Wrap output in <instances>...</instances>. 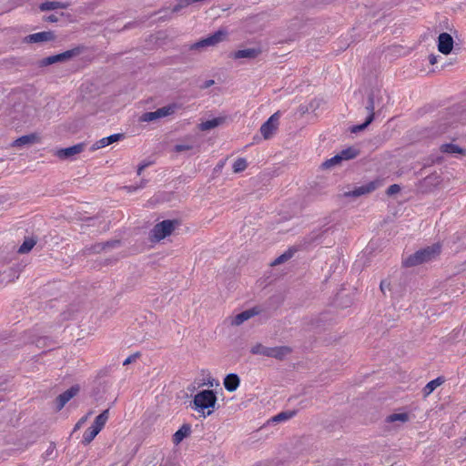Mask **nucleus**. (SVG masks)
Instances as JSON below:
<instances>
[{
  "label": "nucleus",
  "mask_w": 466,
  "mask_h": 466,
  "mask_svg": "<svg viewBox=\"0 0 466 466\" xmlns=\"http://www.w3.org/2000/svg\"><path fill=\"white\" fill-rule=\"evenodd\" d=\"M92 439H87L86 440V444L89 443V441H91Z\"/></svg>",
  "instance_id": "obj_51"
},
{
  "label": "nucleus",
  "mask_w": 466,
  "mask_h": 466,
  "mask_svg": "<svg viewBox=\"0 0 466 466\" xmlns=\"http://www.w3.org/2000/svg\"><path fill=\"white\" fill-rule=\"evenodd\" d=\"M290 352V348L287 346L273 347L270 349L269 357L275 358L277 360H283Z\"/></svg>",
  "instance_id": "obj_22"
},
{
  "label": "nucleus",
  "mask_w": 466,
  "mask_h": 466,
  "mask_svg": "<svg viewBox=\"0 0 466 466\" xmlns=\"http://www.w3.org/2000/svg\"><path fill=\"white\" fill-rule=\"evenodd\" d=\"M223 384L228 391L233 392L238 388L240 379L236 373H229L224 379Z\"/></svg>",
  "instance_id": "obj_17"
},
{
  "label": "nucleus",
  "mask_w": 466,
  "mask_h": 466,
  "mask_svg": "<svg viewBox=\"0 0 466 466\" xmlns=\"http://www.w3.org/2000/svg\"><path fill=\"white\" fill-rule=\"evenodd\" d=\"M410 419V415L408 412H400V413H393L387 417L386 421L390 423H398L403 424L407 421H409Z\"/></svg>",
  "instance_id": "obj_20"
},
{
  "label": "nucleus",
  "mask_w": 466,
  "mask_h": 466,
  "mask_svg": "<svg viewBox=\"0 0 466 466\" xmlns=\"http://www.w3.org/2000/svg\"><path fill=\"white\" fill-rule=\"evenodd\" d=\"M227 33L222 30H218L213 35L199 40L198 42L190 46L191 50H200L207 46H213L223 41L226 37Z\"/></svg>",
  "instance_id": "obj_5"
},
{
  "label": "nucleus",
  "mask_w": 466,
  "mask_h": 466,
  "mask_svg": "<svg viewBox=\"0 0 466 466\" xmlns=\"http://www.w3.org/2000/svg\"><path fill=\"white\" fill-rule=\"evenodd\" d=\"M453 38L448 33H441L438 36V50L443 55H449L453 48Z\"/></svg>",
  "instance_id": "obj_10"
},
{
  "label": "nucleus",
  "mask_w": 466,
  "mask_h": 466,
  "mask_svg": "<svg viewBox=\"0 0 466 466\" xmlns=\"http://www.w3.org/2000/svg\"><path fill=\"white\" fill-rule=\"evenodd\" d=\"M86 420H87V415H86V416H85V417H83V418H81V419L78 420V422H79L80 424H82V425H83V424L86 421Z\"/></svg>",
  "instance_id": "obj_47"
},
{
  "label": "nucleus",
  "mask_w": 466,
  "mask_h": 466,
  "mask_svg": "<svg viewBox=\"0 0 466 466\" xmlns=\"http://www.w3.org/2000/svg\"><path fill=\"white\" fill-rule=\"evenodd\" d=\"M191 433V426L189 424H183L172 437H187Z\"/></svg>",
  "instance_id": "obj_34"
},
{
  "label": "nucleus",
  "mask_w": 466,
  "mask_h": 466,
  "mask_svg": "<svg viewBox=\"0 0 466 466\" xmlns=\"http://www.w3.org/2000/svg\"><path fill=\"white\" fill-rule=\"evenodd\" d=\"M226 161H227V159L220 160V161L218 163V165H217V167H216V169H217V170H220V169H222V168H223V167H224V165L226 164Z\"/></svg>",
  "instance_id": "obj_45"
},
{
  "label": "nucleus",
  "mask_w": 466,
  "mask_h": 466,
  "mask_svg": "<svg viewBox=\"0 0 466 466\" xmlns=\"http://www.w3.org/2000/svg\"><path fill=\"white\" fill-rule=\"evenodd\" d=\"M123 137H124L123 134H113L106 137H103V138L99 139L98 141H96L95 144H93V146L91 147V150L94 151V150L107 147V146L120 140Z\"/></svg>",
  "instance_id": "obj_15"
},
{
  "label": "nucleus",
  "mask_w": 466,
  "mask_h": 466,
  "mask_svg": "<svg viewBox=\"0 0 466 466\" xmlns=\"http://www.w3.org/2000/svg\"><path fill=\"white\" fill-rule=\"evenodd\" d=\"M80 391L79 385H74L63 393L59 394L56 399V410H61L65 405Z\"/></svg>",
  "instance_id": "obj_8"
},
{
  "label": "nucleus",
  "mask_w": 466,
  "mask_h": 466,
  "mask_svg": "<svg viewBox=\"0 0 466 466\" xmlns=\"http://www.w3.org/2000/svg\"><path fill=\"white\" fill-rule=\"evenodd\" d=\"M366 109L369 111V116L366 119V121L361 124V125H357V126H354L351 127V132L352 133H357V132H360L362 130H364L374 119V99H373V96H370L369 97V103H368V106H366Z\"/></svg>",
  "instance_id": "obj_13"
},
{
  "label": "nucleus",
  "mask_w": 466,
  "mask_h": 466,
  "mask_svg": "<svg viewBox=\"0 0 466 466\" xmlns=\"http://www.w3.org/2000/svg\"><path fill=\"white\" fill-rule=\"evenodd\" d=\"M46 21L54 23L57 21V17L55 15H50L46 17Z\"/></svg>",
  "instance_id": "obj_43"
},
{
  "label": "nucleus",
  "mask_w": 466,
  "mask_h": 466,
  "mask_svg": "<svg viewBox=\"0 0 466 466\" xmlns=\"http://www.w3.org/2000/svg\"><path fill=\"white\" fill-rule=\"evenodd\" d=\"M157 119H159L157 116V110L153 111V112L144 113L139 117L140 122H151V121H155Z\"/></svg>",
  "instance_id": "obj_35"
},
{
  "label": "nucleus",
  "mask_w": 466,
  "mask_h": 466,
  "mask_svg": "<svg viewBox=\"0 0 466 466\" xmlns=\"http://www.w3.org/2000/svg\"><path fill=\"white\" fill-rule=\"evenodd\" d=\"M84 143H79L69 147L58 149L56 156L60 159H70L74 156L81 153L85 148Z\"/></svg>",
  "instance_id": "obj_12"
},
{
  "label": "nucleus",
  "mask_w": 466,
  "mask_h": 466,
  "mask_svg": "<svg viewBox=\"0 0 466 466\" xmlns=\"http://www.w3.org/2000/svg\"><path fill=\"white\" fill-rule=\"evenodd\" d=\"M193 402L195 409L207 416L212 413L209 409L215 406L217 397L212 390H204L195 395Z\"/></svg>",
  "instance_id": "obj_2"
},
{
  "label": "nucleus",
  "mask_w": 466,
  "mask_h": 466,
  "mask_svg": "<svg viewBox=\"0 0 466 466\" xmlns=\"http://www.w3.org/2000/svg\"><path fill=\"white\" fill-rule=\"evenodd\" d=\"M56 39V35L53 31H43L26 35L24 38V43L35 44L50 42Z\"/></svg>",
  "instance_id": "obj_9"
},
{
  "label": "nucleus",
  "mask_w": 466,
  "mask_h": 466,
  "mask_svg": "<svg viewBox=\"0 0 466 466\" xmlns=\"http://www.w3.org/2000/svg\"><path fill=\"white\" fill-rule=\"evenodd\" d=\"M376 189V183L375 182H370L366 185H362L360 187H358L354 188L351 191L345 192L346 197H353L358 198L362 195L369 194Z\"/></svg>",
  "instance_id": "obj_14"
},
{
  "label": "nucleus",
  "mask_w": 466,
  "mask_h": 466,
  "mask_svg": "<svg viewBox=\"0 0 466 466\" xmlns=\"http://www.w3.org/2000/svg\"><path fill=\"white\" fill-rule=\"evenodd\" d=\"M178 105L176 103L167 105L166 106L160 107L157 109L158 118L166 117L173 115L176 110L178 108Z\"/></svg>",
  "instance_id": "obj_24"
},
{
  "label": "nucleus",
  "mask_w": 466,
  "mask_h": 466,
  "mask_svg": "<svg viewBox=\"0 0 466 466\" xmlns=\"http://www.w3.org/2000/svg\"><path fill=\"white\" fill-rule=\"evenodd\" d=\"M81 427H82V424H80V423L77 421V423L75 425V428H74V430H73V432H72V433H74L77 429H79V428H81Z\"/></svg>",
  "instance_id": "obj_49"
},
{
  "label": "nucleus",
  "mask_w": 466,
  "mask_h": 466,
  "mask_svg": "<svg viewBox=\"0 0 466 466\" xmlns=\"http://www.w3.org/2000/svg\"><path fill=\"white\" fill-rule=\"evenodd\" d=\"M441 248L439 243H435L427 248L416 251L414 254L409 256L404 261L405 267H414L425 262L431 261L436 258L441 253Z\"/></svg>",
  "instance_id": "obj_1"
},
{
  "label": "nucleus",
  "mask_w": 466,
  "mask_h": 466,
  "mask_svg": "<svg viewBox=\"0 0 466 466\" xmlns=\"http://www.w3.org/2000/svg\"><path fill=\"white\" fill-rule=\"evenodd\" d=\"M382 293H385L386 289H390V283L387 280H382L380 285Z\"/></svg>",
  "instance_id": "obj_40"
},
{
  "label": "nucleus",
  "mask_w": 466,
  "mask_h": 466,
  "mask_svg": "<svg viewBox=\"0 0 466 466\" xmlns=\"http://www.w3.org/2000/svg\"><path fill=\"white\" fill-rule=\"evenodd\" d=\"M297 251V248H289L287 251H285L283 254H281L280 256H279L272 263L271 265L272 266H277V265H280L286 261H288L289 259H290L294 254L296 253Z\"/></svg>",
  "instance_id": "obj_25"
},
{
  "label": "nucleus",
  "mask_w": 466,
  "mask_h": 466,
  "mask_svg": "<svg viewBox=\"0 0 466 466\" xmlns=\"http://www.w3.org/2000/svg\"><path fill=\"white\" fill-rule=\"evenodd\" d=\"M67 3L58 2V1H47L42 3L39 6L41 11H50L55 9H66L68 7Z\"/></svg>",
  "instance_id": "obj_21"
},
{
  "label": "nucleus",
  "mask_w": 466,
  "mask_h": 466,
  "mask_svg": "<svg viewBox=\"0 0 466 466\" xmlns=\"http://www.w3.org/2000/svg\"><path fill=\"white\" fill-rule=\"evenodd\" d=\"M189 5H191L190 0H178L177 3L172 7V13H177Z\"/></svg>",
  "instance_id": "obj_36"
},
{
  "label": "nucleus",
  "mask_w": 466,
  "mask_h": 466,
  "mask_svg": "<svg viewBox=\"0 0 466 466\" xmlns=\"http://www.w3.org/2000/svg\"><path fill=\"white\" fill-rule=\"evenodd\" d=\"M138 353H136V354H133V355H130L129 357H127L124 362H123V365H128L130 363H132L133 361L136 360V359L138 357Z\"/></svg>",
  "instance_id": "obj_39"
},
{
  "label": "nucleus",
  "mask_w": 466,
  "mask_h": 466,
  "mask_svg": "<svg viewBox=\"0 0 466 466\" xmlns=\"http://www.w3.org/2000/svg\"><path fill=\"white\" fill-rule=\"evenodd\" d=\"M214 83H215V82H214V80H207V81H206V82L201 86V88H204V89L208 88V87H210L211 86H213V85H214Z\"/></svg>",
  "instance_id": "obj_42"
},
{
  "label": "nucleus",
  "mask_w": 466,
  "mask_h": 466,
  "mask_svg": "<svg viewBox=\"0 0 466 466\" xmlns=\"http://www.w3.org/2000/svg\"><path fill=\"white\" fill-rule=\"evenodd\" d=\"M248 167L247 160L244 157H238L233 164V172L239 173L244 171Z\"/></svg>",
  "instance_id": "obj_32"
},
{
  "label": "nucleus",
  "mask_w": 466,
  "mask_h": 466,
  "mask_svg": "<svg viewBox=\"0 0 466 466\" xmlns=\"http://www.w3.org/2000/svg\"><path fill=\"white\" fill-rule=\"evenodd\" d=\"M270 349L271 348H269V347H265L260 343H257L256 345H254L251 348L250 352L254 355L259 354V355H263L266 357H269Z\"/></svg>",
  "instance_id": "obj_28"
},
{
  "label": "nucleus",
  "mask_w": 466,
  "mask_h": 466,
  "mask_svg": "<svg viewBox=\"0 0 466 466\" xmlns=\"http://www.w3.org/2000/svg\"><path fill=\"white\" fill-rule=\"evenodd\" d=\"M400 191V187L397 184H393L390 186L387 189L388 195H393Z\"/></svg>",
  "instance_id": "obj_38"
},
{
  "label": "nucleus",
  "mask_w": 466,
  "mask_h": 466,
  "mask_svg": "<svg viewBox=\"0 0 466 466\" xmlns=\"http://www.w3.org/2000/svg\"><path fill=\"white\" fill-rule=\"evenodd\" d=\"M339 154L342 160H350L355 158L358 156L359 151L354 147H348L340 151Z\"/></svg>",
  "instance_id": "obj_30"
},
{
  "label": "nucleus",
  "mask_w": 466,
  "mask_h": 466,
  "mask_svg": "<svg viewBox=\"0 0 466 466\" xmlns=\"http://www.w3.org/2000/svg\"><path fill=\"white\" fill-rule=\"evenodd\" d=\"M109 418V410H105L96 417L93 424L86 431L84 437H96Z\"/></svg>",
  "instance_id": "obj_6"
},
{
  "label": "nucleus",
  "mask_w": 466,
  "mask_h": 466,
  "mask_svg": "<svg viewBox=\"0 0 466 466\" xmlns=\"http://www.w3.org/2000/svg\"><path fill=\"white\" fill-rule=\"evenodd\" d=\"M37 140H38V137L36 134H29V135L22 136V137H18L17 139H15L12 143V147H23L25 145L34 144V143L37 142Z\"/></svg>",
  "instance_id": "obj_19"
},
{
  "label": "nucleus",
  "mask_w": 466,
  "mask_h": 466,
  "mask_svg": "<svg viewBox=\"0 0 466 466\" xmlns=\"http://www.w3.org/2000/svg\"><path fill=\"white\" fill-rule=\"evenodd\" d=\"M148 165H149L148 163H144V164L139 165V166H138V168H137V175H138V176H140V175H141V173H142V171H143L147 167H148Z\"/></svg>",
  "instance_id": "obj_41"
},
{
  "label": "nucleus",
  "mask_w": 466,
  "mask_h": 466,
  "mask_svg": "<svg viewBox=\"0 0 466 466\" xmlns=\"http://www.w3.org/2000/svg\"><path fill=\"white\" fill-rule=\"evenodd\" d=\"M443 382H444V380L441 377H438L437 379L431 380L423 388V390H422L423 395L425 397L429 396L435 390L436 388L441 386Z\"/></svg>",
  "instance_id": "obj_23"
},
{
  "label": "nucleus",
  "mask_w": 466,
  "mask_h": 466,
  "mask_svg": "<svg viewBox=\"0 0 466 466\" xmlns=\"http://www.w3.org/2000/svg\"><path fill=\"white\" fill-rule=\"evenodd\" d=\"M341 161H342L341 157L339 156V154H337L336 156L332 157L331 158L324 161L321 166L323 168H330L336 165L340 164Z\"/></svg>",
  "instance_id": "obj_33"
},
{
  "label": "nucleus",
  "mask_w": 466,
  "mask_h": 466,
  "mask_svg": "<svg viewBox=\"0 0 466 466\" xmlns=\"http://www.w3.org/2000/svg\"><path fill=\"white\" fill-rule=\"evenodd\" d=\"M83 48L80 46L66 50L63 53L45 57L40 61L41 66H47L55 63L65 62L81 54Z\"/></svg>",
  "instance_id": "obj_4"
},
{
  "label": "nucleus",
  "mask_w": 466,
  "mask_h": 466,
  "mask_svg": "<svg viewBox=\"0 0 466 466\" xmlns=\"http://www.w3.org/2000/svg\"><path fill=\"white\" fill-rule=\"evenodd\" d=\"M441 151L443 153H448V154H456V153L461 154L464 152V150L462 148H461L459 146L454 145V144L441 145Z\"/></svg>",
  "instance_id": "obj_29"
},
{
  "label": "nucleus",
  "mask_w": 466,
  "mask_h": 466,
  "mask_svg": "<svg viewBox=\"0 0 466 466\" xmlns=\"http://www.w3.org/2000/svg\"><path fill=\"white\" fill-rule=\"evenodd\" d=\"M120 242L118 240L106 241L105 243H98L93 246L92 249L95 253H99L100 251L107 248H116L118 247Z\"/></svg>",
  "instance_id": "obj_27"
},
{
  "label": "nucleus",
  "mask_w": 466,
  "mask_h": 466,
  "mask_svg": "<svg viewBox=\"0 0 466 466\" xmlns=\"http://www.w3.org/2000/svg\"><path fill=\"white\" fill-rule=\"evenodd\" d=\"M295 414H296V411H294V410H286V411L279 412V414H277L276 416H274L270 420H268V422L263 427L260 428V431H263L264 429H266L267 427H268L271 424L279 423L281 421H286V420L293 418L295 416Z\"/></svg>",
  "instance_id": "obj_16"
},
{
  "label": "nucleus",
  "mask_w": 466,
  "mask_h": 466,
  "mask_svg": "<svg viewBox=\"0 0 466 466\" xmlns=\"http://www.w3.org/2000/svg\"><path fill=\"white\" fill-rule=\"evenodd\" d=\"M177 220L166 219L154 226L151 230V237L157 241L164 239L171 235L175 228L178 226Z\"/></svg>",
  "instance_id": "obj_3"
},
{
  "label": "nucleus",
  "mask_w": 466,
  "mask_h": 466,
  "mask_svg": "<svg viewBox=\"0 0 466 466\" xmlns=\"http://www.w3.org/2000/svg\"><path fill=\"white\" fill-rule=\"evenodd\" d=\"M261 312L260 308L253 307L247 310H244L238 314H237L231 320V325L239 326L249 319L258 315Z\"/></svg>",
  "instance_id": "obj_11"
},
{
  "label": "nucleus",
  "mask_w": 466,
  "mask_h": 466,
  "mask_svg": "<svg viewBox=\"0 0 466 466\" xmlns=\"http://www.w3.org/2000/svg\"><path fill=\"white\" fill-rule=\"evenodd\" d=\"M223 121H224L223 117H216V118H213V119H210V120H207L205 122H202L199 125V128L202 131L210 130L212 128H215V127H218L220 124L223 123Z\"/></svg>",
  "instance_id": "obj_26"
},
{
  "label": "nucleus",
  "mask_w": 466,
  "mask_h": 466,
  "mask_svg": "<svg viewBox=\"0 0 466 466\" xmlns=\"http://www.w3.org/2000/svg\"><path fill=\"white\" fill-rule=\"evenodd\" d=\"M279 112L274 113L265 123L260 127V133L265 139L272 137L279 127Z\"/></svg>",
  "instance_id": "obj_7"
},
{
  "label": "nucleus",
  "mask_w": 466,
  "mask_h": 466,
  "mask_svg": "<svg viewBox=\"0 0 466 466\" xmlns=\"http://www.w3.org/2000/svg\"><path fill=\"white\" fill-rule=\"evenodd\" d=\"M260 53H261V50L258 48L241 49L233 54V58H235V59H240V58L254 59L258 56H259Z\"/></svg>",
  "instance_id": "obj_18"
},
{
  "label": "nucleus",
  "mask_w": 466,
  "mask_h": 466,
  "mask_svg": "<svg viewBox=\"0 0 466 466\" xmlns=\"http://www.w3.org/2000/svg\"><path fill=\"white\" fill-rule=\"evenodd\" d=\"M193 148V146L190 144H177L175 146L176 152L187 151Z\"/></svg>",
  "instance_id": "obj_37"
},
{
  "label": "nucleus",
  "mask_w": 466,
  "mask_h": 466,
  "mask_svg": "<svg viewBox=\"0 0 466 466\" xmlns=\"http://www.w3.org/2000/svg\"><path fill=\"white\" fill-rule=\"evenodd\" d=\"M429 61H430V63H431V65L436 64V63H437V56H434V55H431V56H429Z\"/></svg>",
  "instance_id": "obj_46"
},
{
  "label": "nucleus",
  "mask_w": 466,
  "mask_h": 466,
  "mask_svg": "<svg viewBox=\"0 0 466 466\" xmlns=\"http://www.w3.org/2000/svg\"><path fill=\"white\" fill-rule=\"evenodd\" d=\"M136 187V186H127L126 187V188L127 189L128 192H134V188Z\"/></svg>",
  "instance_id": "obj_48"
},
{
  "label": "nucleus",
  "mask_w": 466,
  "mask_h": 466,
  "mask_svg": "<svg viewBox=\"0 0 466 466\" xmlns=\"http://www.w3.org/2000/svg\"><path fill=\"white\" fill-rule=\"evenodd\" d=\"M147 182V181L146 179H141V181H140L139 185L136 186V187L134 188V190H137V189H139V188H143V187L146 186Z\"/></svg>",
  "instance_id": "obj_44"
},
{
  "label": "nucleus",
  "mask_w": 466,
  "mask_h": 466,
  "mask_svg": "<svg viewBox=\"0 0 466 466\" xmlns=\"http://www.w3.org/2000/svg\"><path fill=\"white\" fill-rule=\"evenodd\" d=\"M176 440H177L176 444H178V443H179V441H180L182 439H181V438H178V439H176Z\"/></svg>",
  "instance_id": "obj_50"
},
{
  "label": "nucleus",
  "mask_w": 466,
  "mask_h": 466,
  "mask_svg": "<svg viewBox=\"0 0 466 466\" xmlns=\"http://www.w3.org/2000/svg\"><path fill=\"white\" fill-rule=\"evenodd\" d=\"M36 241L34 238H26L23 244L19 247L18 252L20 254L28 253L35 245Z\"/></svg>",
  "instance_id": "obj_31"
}]
</instances>
